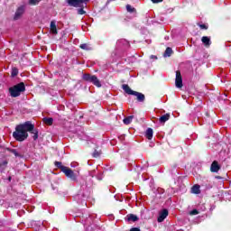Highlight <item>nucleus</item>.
I'll return each mask as SVG.
<instances>
[{
    "instance_id": "nucleus-32",
    "label": "nucleus",
    "mask_w": 231,
    "mask_h": 231,
    "mask_svg": "<svg viewBox=\"0 0 231 231\" xmlns=\"http://www.w3.org/2000/svg\"><path fill=\"white\" fill-rule=\"evenodd\" d=\"M94 158H98V156H100V152L95 151L93 153Z\"/></svg>"
},
{
    "instance_id": "nucleus-26",
    "label": "nucleus",
    "mask_w": 231,
    "mask_h": 231,
    "mask_svg": "<svg viewBox=\"0 0 231 231\" xmlns=\"http://www.w3.org/2000/svg\"><path fill=\"white\" fill-rule=\"evenodd\" d=\"M55 166L58 167V169H60L61 172H62V168L66 167V166H62V162H55Z\"/></svg>"
},
{
    "instance_id": "nucleus-18",
    "label": "nucleus",
    "mask_w": 231,
    "mask_h": 231,
    "mask_svg": "<svg viewBox=\"0 0 231 231\" xmlns=\"http://www.w3.org/2000/svg\"><path fill=\"white\" fill-rule=\"evenodd\" d=\"M133 118H134L133 116H130L128 117H125L123 122L125 125H129L133 122Z\"/></svg>"
},
{
    "instance_id": "nucleus-36",
    "label": "nucleus",
    "mask_w": 231,
    "mask_h": 231,
    "mask_svg": "<svg viewBox=\"0 0 231 231\" xmlns=\"http://www.w3.org/2000/svg\"><path fill=\"white\" fill-rule=\"evenodd\" d=\"M150 59H155V60H156V59H158V57H157V56H154V55H151V56H150Z\"/></svg>"
},
{
    "instance_id": "nucleus-10",
    "label": "nucleus",
    "mask_w": 231,
    "mask_h": 231,
    "mask_svg": "<svg viewBox=\"0 0 231 231\" xmlns=\"http://www.w3.org/2000/svg\"><path fill=\"white\" fill-rule=\"evenodd\" d=\"M51 32H52L53 35H57V23L55 21L51 22Z\"/></svg>"
},
{
    "instance_id": "nucleus-14",
    "label": "nucleus",
    "mask_w": 231,
    "mask_h": 231,
    "mask_svg": "<svg viewBox=\"0 0 231 231\" xmlns=\"http://www.w3.org/2000/svg\"><path fill=\"white\" fill-rule=\"evenodd\" d=\"M6 165H8V162L0 160V172H3L6 169Z\"/></svg>"
},
{
    "instance_id": "nucleus-37",
    "label": "nucleus",
    "mask_w": 231,
    "mask_h": 231,
    "mask_svg": "<svg viewBox=\"0 0 231 231\" xmlns=\"http://www.w3.org/2000/svg\"><path fill=\"white\" fill-rule=\"evenodd\" d=\"M97 178V180H102V174H99Z\"/></svg>"
},
{
    "instance_id": "nucleus-15",
    "label": "nucleus",
    "mask_w": 231,
    "mask_h": 231,
    "mask_svg": "<svg viewBox=\"0 0 231 231\" xmlns=\"http://www.w3.org/2000/svg\"><path fill=\"white\" fill-rule=\"evenodd\" d=\"M152 134H153V132H152V128H148L146 130V133H145V136L148 140H152Z\"/></svg>"
},
{
    "instance_id": "nucleus-33",
    "label": "nucleus",
    "mask_w": 231,
    "mask_h": 231,
    "mask_svg": "<svg viewBox=\"0 0 231 231\" xmlns=\"http://www.w3.org/2000/svg\"><path fill=\"white\" fill-rule=\"evenodd\" d=\"M12 152L13 154H14V156H19V152H17V150H13Z\"/></svg>"
},
{
    "instance_id": "nucleus-35",
    "label": "nucleus",
    "mask_w": 231,
    "mask_h": 231,
    "mask_svg": "<svg viewBox=\"0 0 231 231\" xmlns=\"http://www.w3.org/2000/svg\"><path fill=\"white\" fill-rule=\"evenodd\" d=\"M163 0H152L153 3H162Z\"/></svg>"
},
{
    "instance_id": "nucleus-3",
    "label": "nucleus",
    "mask_w": 231,
    "mask_h": 231,
    "mask_svg": "<svg viewBox=\"0 0 231 231\" xmlns=\"http://www.w3.org/2000/svg\"><path fill=\"white\" fill-rule=\"evenodd\" d=\"M123 89L125 92H126L127 95H134V97H136L138 102H143L145 100V95L140 92L134 91L133 89H131L129 85L124 84Z\"/></svg>"
},
{
    "instance_id": "nucleus-25",
    "label": "nucleus",
    "mask_w": 231,
    "mask_h": 231,
    "mask_svg": "<svg viewBox=\"0 0 231 231\" xmlns=\"http://www.w3.org/2000/svg\"><path fill=\"white\" fill-rule=\"evenodd\" d=\"M117 44H124V46H129V42L126 40H119Z\"/></svg>"
},
{
    "instance_id": "nucleus-8",
    "label": "nucleus",
    "mask_w": 231,
    "mask_h": 231,
    "mask_svg": "<svg viewBox=\"0 0 231 231\" xmlns=\"http://www.w3.org/2000/svg\"><path fill=\"white\" fill-rule=\"evenodd\" d=\"M24 14V6L21 5L20 7L17 8L14 16V21H19V19H21V17H23V14Z\"/></svg>"
},
{
    "instance_id": "nucleus-13",
    "label": "nucleus",
    "mask_w": 231,
    "mask_h": 231,
    "mask_svg": "<svg viewBox=\"0 0 231 231\" xmlns=\"http://www.w3.org/2000/svg\"><path fill=\"white\" fill-rule=\"evenodd\" d=\"M170 118L171 115L165 114L160 117L159 121L161 122V124H165V122H167V120H169Z\"/></svg>"
},
{
    "instance_id": "nucleus-17",
    "label": "nucleus",
    "mask_w": 231,
    "mask_h": 231,
    "mask_svg": "<svg viewBox=\"0 0 231 231\" xmlns=\"http://www.w3.org/2000/svg\"><path fill=\"white\" fill-rule=\"evenodd\" d=\"M29 133H31V134H33L32 135L33 140H37V138H39V131H37L35 127L32 128V130H31Z\"/></svg>"
},
{
    "instance_id": "nucleus-4",
    "label": "nucleus",
    "mask_w": 231,
    "mask_h": 231,
    "mask_svg": "<svg viewBox=\"0 0 231 231\" xmlns=\"http://www.w3.org/2000/svg\"><path fill=\"white\" fill-rule=\"evenodd\" d=\"M83 79H85L87 82H91L96 86L97 88H102V83H100V80L97 76H91L90 74H85L83 75Z\"/></svg>"
},
{
    "instance_id": "nucleus-28",
    "label": "nucleus",
    "mask_w": 231,
    "mask_h": 231,
    "mask_svg": "<svg viewBox=\"0 0 231 231\" xmlns=\"http://www.w3.org/2000/svg\"><path fill=\"white\" fill-rule=\"evenodd\" d=\"M198 214H199V212L197 209H193L189 212L190 216H198Z\"/></svg>"
},
{
    "instance_id": "nucleus-6",
    "label": "nucleus",
    "mask_w": 231,
    "mask_h": 231,
    "mask_svg": "<svg viewBox=\"0 0 231 231\" xmlns=\"http://www.w3.org/2000/svg\"><path fill=\"white\" fill-rule=\"evenodd\" d=\"M66 3L74 8H84V0H66Z\"/></svg>"
},
{
    "instance_id": "nucleus-34",
    "label": "nucleus",
    "mask_w": 231,
    "mask_h": 231,
    "mask_svg": "<svg viewBox=\"0 0 231 231\" xmlns=\"http://www.w3.org/2000/svg\"><path fill=\"white\" fill-rule=\"evenodd\" d=\"M130 231H141L139 227H133Z\"/></svg>"
},
{
    "instance_id": "nucleus-29",
    "label": "nucleus",
    "mask_w": 231,
    "mask_h": 231,
    "mask_svg": "<svg viewBox=\"0 0 231 231\" xmlns=\"http://www.w3.org/2000/svg\"><path fill=\"white\" fill-rule=\"evenodd\" d=\"M89 176L91 177V178H95V176H96V174H97V170H93V171H89Z\"/></svg>"
},
{
    "instance_id": "nucleus-20",
    "label": "nucleus",
    "mask_w": 231,
    "mask_h": 231,
    "mask_svg": "<svg viewBox=\"0 0 231 231\" xmlns=\"http://www.w3.org/2000/svg\"><path fill=\"white\" fill-rule=\"evenodd\" d=\"M126 10L127 12H129V14H134L136 12V9L131 6V5H126Z\"/></svg>"
},
{
    "instance_id": "nucleus-19",
    "label": "nucleus",
    "mask_w": 231,
    "mask_h": 231,
    "mask_svg": "<svg viewBox=\"0 0 231 231\" xmlns=\"http://www.w3.org/2000/svg\"><path fill=\"white\" fill-rule=\"evenodd\" d=\"M172 55V49L168 47L164 51L163 57H171Z\"/></svg>"
},
{
    "instance_id": "nucleus-38",
    "label": "nucleus",
    "mask_w": 231,
    "mask_h": 231,
    "mask_svg": "<svg viewBox=\"0 0 231 231\" xmlns=\"http://www.w3.org/2000/svg\"><path fill=\"white\" fill-rule=\"evenodd\" d=\"M88 1H89V0H84V3L88 2Z\"/></svg>"
},
{
    "instance_id": "nucleus-2",
    "label": "nucleus",
    "mask_w": 231,
    "mask_h": 231,
    "mask_svg": "<svg viewBox=\"0 0 231 231\" xmlns=\"http://www.w3.org/2000/svg\"><path fill=\"white\" fill-rule=\"evenodd\" d=\"M26 88L24 87V83H19L17 85H14V87H11L9 88V93L11 97L14 98L19 97L23 91H25Z\"/></svg>"
},
{
    "instance_id": "nucleus-7",
    "label": "nucleus",
    "mask_w": 231,
    "mask_h": 231,
    "mask_svg": "<svg viewBox=\"0 0 231 231\" xmlns=\"http://www.w3.org/2000/svg\"><path fill=\"white\" fill-rule=\"evenodd\" d=\"M175 86L179 89L183 88V79L181 78V72L180 70L176 71Z\"/></svg>"
},
{
    "instance_id": "nucleus-11",
    "label": "nucleus",
    "mask_w": 231,
    "mask_h": 231,
    "mask_svg": "<svg viewBox=\"0 0 231 231\" xmlns=\"http://www.w3.org/2000/svg\"><path fill=\"white\" fill-rule=\"evenodd\" d=\"M201 42H203L204 46H207V47H208V46H210V44H212L208 36H203L201 39Z\"/></svg>"
},
{
    "instance_id": "nucleus-16",
    "label": "nucleus",
    "mask_w": 231,
    "mask_h": 231,
    "mask_svg": "<svg viewBox=\"0 0 231 231\" xmlns=\"http://www.w3.org/2000/svg\"><path fill=\"white\" fill-rule=\"evenodd\" d=\"M199 189H200L199 185H194L191 188L192 194H199L201 192V190Z\"/></svg>"
},
{
    "instance_id": "nucleus-21",
    "label": "nucleus",
    "mask_w": 231,
    "mask_h": 231,
    "mask_svg": "<svg viewBox=\"0 0 231 231\" xmlns=\"http://www.w3.org/2000/svg\"><path fill=\"white\" fill-rule=\"evenodd\" d=\"M79 48H81V50H86L87 51H91V47H89V45H88V43H83L79 46Z\"/></svg>"
},
{
    "instance_id": "nucleus-27",
    "label": "nucleus",
    "mask_w": 231,
    "mask_h": 231,
    "mask_svg": "<svg viewBox=\"0 0 231 231\" xmlns=\"http://www.w3.org/2000/svg\"><path fill=\"white\" fill-rule=\"evenodd\" d=\"M42 0H29L30 5H39Z\"/></svg>"
},
{
    "instance_id": "nucleus-23",
    "label": "nucleus",
    "mask_w": 231,
    "mask_h": 231,
    "mask_svg": "<svg viewBox=\"0 0 231 231\" xmlns=\"http://www.w3.org/2000/svg\"><path fill=\"white\" fill-rule=\"evenodd\" d=\"M18 74L19 70L17 69V68H13L11 72L12 77H17Z\"/></svg>"
},
{
    "instance_id": "nucleus-12",
    "label": "nucleus",
    "mask_w": 231,
    "mask_h": 231,
    "mask_svg": "<svg viewBox=\"0 0 231 231\" xmlns=\"http://www.w3.org/2000/svg\"><path fill=\"white\" fill-rule=\"evenodd\" d=\"M211 172H217L219 171V164H217V162H213L211 164Z\"/></svg>"
},
{
    "instance_id": "nucleus-1",
    "label": "nucleus",
    "mask_w": 231,
    "mask_h": 231,
    "mask_svg": "<svg viewBox=\"0 0 231 231\" xmlns=\"http://www.w3.org/2000/svg\"><path fill=\"white\" fill-rule=\"evenodd\" d=\"M34 125L32 122L27 121L15 127V131L13 133V137L17 142H24L28 138V133L33 131Z\"/></svg>"
},
{
    "instance_id": "nucleus-9",
    "label": "nucleus",
    "mask_w": 231,
    "mask_h": 231,
    "mask_svg": "<svg viewBox=\"0 0 231 231\" xmlns=\"http://www.w3.org/2000/svg\"><path fill=\"white\" fill-rule=\"evenodd\" d=\"M167 216H169V211L167 209H162L159 213V217L157 218L158 223H163V221H165L167 218Z\"/></svg>"
},
{
    "instance_id": "nucleus-31",
    "label": "nucleus",
    "mask_w": 231,
    "mask_h": 231,
    "mask_svg": "<svg viewBox=\"0 0 231 231\" xmlns=\"http://www.w3.org/2000/svg\"><path fill=\"white\" fill-rule=\"evenodd\" d=\"M199 28H201V30H208V26L206 24H199Z\"/></svg>"
},
{
    "instance_id": "nucleus-22",
    "label": "nucleus",
    "mask_w": 231,
    "mask_h": 231,
    "mask_svg": "<svg viewBox=\"0 0 231 231\" xmlns=\"http://www.w3.org/2000/svg\"><path fill=\"white\" fill-rule=\"evenodd\" d=\"M128 221H138V217H136V215H128Z\"/></svg>"
},
{
    "instance_id": "nucleus-24",
    "label": "nucleus",
    "mask_w": 231,
    "mask_h": 231,
    "mask_svg": "<svg viewBox=\"0 0 231 231\" xmlns=\"http://www.w3.org/2000/svg\"><path fill=\"white\" fill-rule=\"evenodd\" d=\"M44 122L45 124H48V125H51L53 124V118L51 117L44 118Z\"/></svg>"
},
{
    "instance_id": "nucleus-30",
    "label": "nucleus",
    "mask_w": 231,
    "mask_h": 231,
    "mask_svg": "<svg viewBox=\"0 0 231 231\" xmlns=\"http://www.w3.org/2000/svg\"><path fill=\"white\" fill-rule=\"evenodd\" d=\"M78 14H79V15H84V14H86V11H84L83 7H80V9L78 10Z\"/></svg>"
},
{
    "instance_id": "nucleus-5",
    "label": "nucleus",
    "mask_w": 231,
    "mask_h": 231,
    "mask_svg": "<svg viewBox=\"0 0 231 231\" xmlns=\"http://www.w3.org/2000/svg\"><path fill=\"white\" fill-rule=\"evenodd\" d=\"M62 172L65 174V176L67 178H69V180H71V181H78V176L74 171H72L71 169H69L68 167H63Z\"/></svg>"
}]
</instances>
